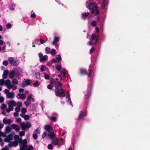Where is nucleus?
<instances>
[{"instance_id":"nucleus-1","label":"nucleus","mask_w":150,"mask_h":150,"mask_svg":"<svg viewBox=\"0 0 150 150\" xmlns=\"http://www.w3.org/2000/svg\"><path fill=\"white\" fill-rule=\"evenodd\" d=\"M86 6L92 14L97 15L99 13L96 4L93 1V0H87L86 1Z\"/></svg>"},{"instance_id":"nucleus-2","label":"nucleus","mask_w":150,"mask_h":150,"mask_svg":"<svg viewBox=\"0 0 150 150\" xmlns=\"http://www.w3.org/2000/svg\"><path fill=\"white\" fill-rule=\"evenodd\" d=\"M23 73V69L18 67L13 69L10 71L6 69L4 71L2 75H19L20 74H22Z\"/></svg>"},{"instance_id":"nucleus-3","label":"nucleus","mask_w":150,"mask_h":150,"mask_svg":"<svg viewBox=\"0 0 150 150\" xmlns=\"http://www.w3.org/2000/svg\"><path fill=\"white\" fill-rule=\"evenodd\" d=\"M98 37L99 35L95 33L92 34L91 36L90 41L88 43V45H92L93 44H94L95 45H96L98 41Z\"/></svg>"},{"instance_id":"nucleus-4","label":"nucleus","mask_w":150,"mask_h":150,"mask_svg":"<svg viewBox=\"0 0 150 150\" xmlns=\"http://www.w3.org/2000/svg\"><path fill=\"white\" fill-rule=\"evenodd\" d=\"M90 68L88 71H87L84 68H81L80 69L79 72L80 74L86 75H91L94 74V73L92 70V65L91 64L89 66Z\"/></svg>"},{"instance_id":"nucleus-5","label":"nucleus","mask_w":150,"mask_h":150,"mask_svg":"<svg viewBox=\"0 0 150 150\" xmlns=\"http://www.w3.org/2000/svg\"><path fill=\"white\" fill-rule=\"evenodd\" d=\"M55 93L56 96L60 98L65 96L64 90L62 88H56L55 90Z\"/></svg>"},{"instance_id":"nucleus-6","label":"nucleus","mask_w":150,"mask_h":150,"mask_svg":"<svg viewBox=\"0 0 150 150\" xmlns=\"http://www.w3.org/2000/svg\"><path fill=\"white\" fill-rule=\"evenodd\" d=\"M8 60L10 64L14 66L18 65L20 63L19 60L17 58L14 59L12 57H10L8 58Z\"/></svg>"},{"instance_id":"nucleus-7","label":"nucleus","mask_w":150,"mask_h":150,"mask_svg":"<svg viewBox=\"0 0 150 150\" xmlns=\"http://www.w3.org/2000/svg\"><path fill=\"white\" fill-rule=\"evenodd\" d=\"M59 38L55 36L54 37V40L52 42V44L55 46L57 49L59 48V44L58 43L59 42Z\"/></svg>"},{"instance_id":"nucleus-8","label":"nucleus","mask_w":150,"mask_h":150,"mask_svg":"<svg viewBox=\"0 0 150 150\" xmlns=\"http://www.w3.org/2000/svg\"><path fill=\"white\" fill-rule=\"evenodd\" d=\"M21 127L23 130H24L26 128L29 129L31 126V123L29 122H28L25 124L23 122H22L21 124Z\"/></svg>"},{"instance_id":"nucleus-9","label":"nucleus","mask_w":150,"mask_h":150,"mask_svg":"<svg viewBox=\"0 0 150 150\" xmlns=\"http://www.w3.org/2000/svg\"><path fill=\"white\" fill-rule=\"evenodd\" d=\"M19 142L20 144V146L22 145L25 147H27V141L26 139H25L23 140L22 139H20L19 140Z\"/></svg>"},{"instance_id":"nucleus-10","label":"nucleus","mask_w":150,"mask_h":150,"mask_svg":"<svg viewBox=\"0 0 150 150\" xmlns=\"http://www.w3.org/2000/svg\"><path fill=\"white\" fill-rule=\"evenodd\" d=\"M86 116V114L85 112L82 111H81L78 116V118L79 120H82L83 119L84 117Z\"/></svg>"},{"instance_id":"nucleus-11","label":"nucleus","mask_w":150,"mask_h":150,"mask_svg":"<svg viewBox=\"0 0 150 150\" xmlns=\"http://www.w3.org/2000/svg\"><path fill=\"white\" fill-rule=\"evenodd\" d=\"M11 128L14 129L17 132H18L20 129V126L17 124H12L11 125Z\"/></svg>"},{"instance_id":"nucleus-12","label":"nucleus","mask_w":150,"mask_h":150,"mask_svg":"<svg viewBox=\"0 0 150 150\" xmlns=\"http://www.w3.org/2000/svg\"><path fill=\"white\" fill-rule=\"evenodd\" d=\"M3 123L5 125L10 124L13 121L11 119H8V120L6 118H5L3 120Z\"/></svg>"},{"instance_id":"nucleus-13","label":"nucleus","mask_w":150,"mask_h":150,"mask_svg":"<svg viewBox=\"0 0 150 150\" xmlns=\"http://www.w3.org/2000/svg\"><path fill=\"white\" fill-rule=\"evenodd\" d=\"M90 13L88 12L83 13L82 14V18L83 19H85L87 17L88 18H89V17L91 16V15L90 16Z\"/></svg>"},{"instance_id":"nucleus-14","label":"nucleus","mask_w":150,"mask_h":150,"mask_svg":"<svg viewBox=\"0 0 150 150\" xmlns=\"http://www.w3.org/2000/svg\"><path fill=\"white\" fill-rule=\"evenodd\" d=\"M45 129L48 132H50L52 130L53 128L49 125H46L45 126Z\"/></svg>"},{"instance_id":"nucleus-15","label":"nucleus","mask_w":150,"mask_h":150,"mask_svg":"<svg viewBox=\"0 0 150 150\" xmlns=\"http://www.w3.org/2000/svg\"><path fill=\"white\" fill-rule=\"evenodd\" d=\"M18 145V142H17L15 141L12 142H11L8 144V146L10 147L14 146L16 147Z\"/></svg>"},{"instance_id":"nucleus-16","label":"nucleus","mask_w":150,"mask_h":150,"mask_svg":"<svg viewBox=\"0 0 150 150\" xmlns=\"http://www.w3.org/2000/svg\"><path fill=\"white\" fill-rule=\"evenodd\" d=\"M48 136L52 140L54 139L55 137L56 136L54 133L52 132H50L48 134Z\"/></svg>"},{"instance_id":"nucleus-17","label":"nucleus","mask_w":150,"mask_h":150,"mask_svg":"<svg viewBox=\"0 0 150 150\" xmlns=\"http://www.w3.org/2000/svg\"><path fill=\"white\" fill-rule=\"evenodd\" d=\"M48 58V57L47 55H45L43 56L40 59V62H43L46 61Z\"/></svg>"},{"instance_id":"nucleus-18","label":"nucleus","mask_w":150,"mask_h":150,"mask_svg":"<svg viewBox=\"0 0 150 150\" xmlns=\"http://www.w3.org/2000/svg\"><path fill=\"white\" fill-rule=\"evenodd\" d=\"M14 97V93L9 92L7 95V97L8 98H13Z\"/></svg>"},{"instance_id":"nucleus-19","label":"nucleus","mask_w":150,"mask_h":150,"mask_svg":"<svg viewBox=\"0 0 150 150\" xmlns=\"http://www.w3.org/2000/svg\"><path fill=\"white\" fill-rule=\"evenodd\" d=\"M18 95L21 96L20 97V98L22 100H24L26 96L25 94L24 93L21 94V93H18Z\"/></svg>"},{"instance_id":"nucleus-20","label":"nucleus","mask_w":150,"mask_h":150,"mask_svg":"<svg viewBox=\"0 0 150 150\" xmlns=\"http://www.w3.org/2000/svg\"><path fill=\"white\" fill-rule=\"evenodd\" d=\"M11 130V129L10 127L7 126L5 129V133H9Z\"/></svg>"},{"instance_id":"nucleus-21","label":"nucleus","mask_w":150,"mask_h":150,"mask_svg":"<svg viewBox=\"0 0 150 150\" xmlns=\"http://www.w3.org/2000/svg\"><path fill=\"white\" fill-rule=\"evenodd\" d=\"M54 139V140L52 142V143L54 145H57L59 143L58 140L57 139Z\"/></svg>"},{"instance_id":"nucleus-22","label":"nucleus","mask_w":150,"mask_h":150,"mask_svg":"<svg viewBox=\"0 0 150 150\" xmlns=\"http://www.w3.org/2000/svg\"><path fill=\"white\" fill-rule=\"evenodd\" d=\"M106 8L105 0H103L102 8L103 10H105Z\"/></svg>"},{"instance_id":"nucleus-23","label":"nucleus","mask_w":150,"mask_h":150,"mask_svg":"<svg viewBox=\"0 0 150 150\" xmlns=\"http://www.w3.org/2000/svg\"><path fill=\"white\" fill-rule=\"evenodd\" d=\"M8 104L13 106H16V101L14 100L10 101Z\"/></svg>"},{"instance_id":"nucleus-24","label":"nucleus","mask_w":150,"mask_h":150,"mask_svg":"<svg viewBox=\"0 0 150 150\" xmlns=\"http://www.w3.org/2000/svg\"><path fill=\"white\" fill-rule=\"evenodd\" d=\"M50 53L52 55L54 56L56 54V50L55 49H52Z\"/></svg>"},{"instance_id":"nucleus-25","label":"nucleus","mask_w":150,"mask_h":150,"mask_svg":"<svg viewBox=\"0 0 150 150\" xmlns=\"http://www.w3.org/2000/svg\"><path fill=\"white\" fill-rule=\"evenodd\" d=\"M45 51L47 54L50 53V47H47L45 49Z\"/></svg>"},{"instance_id":"nucleus-26","label":"nucleus","mask_w":150,"mask_h":150,"mask_svg":"<svg viewBox=\"0 0 150 150\" xmlns=\"http://www.w3.org/2000/svg\"><path fill=\"white\" fill-rule=\"evenodd\" d=\"M50 119H51L52 121L55 122L57 121V118L56 117L54 116H52L49 117Z\"/></svg>"},{"instance_id":"nucleus-27","label":"nucleus","mask_w":150,"mask_h":150,"mask_svg":"<svg viewBox=\"0 0 150 150\" xmlns=\"http://www.w3.org/2000/svg\"><path fill=\"white\" fill-rule=\"evenodd\" d=\"M24 82L27 86L29 85L30 84L31 80L30 79H26L25 80Z\"/></svg>"},{"instance_id":"nucleus-28","label":"nucleus","mask_w":150,"mask_h":150,"mask_svg":"<svg viewBox=\"0 0 150 150\" xmlns=\"http://www.w3.org/2000/svg\"><path fill=\"white\" fill-rule=\"evenodd\" d=\"M58 80V79L57 78H56L55 79H52L50 81V84H51L52 85V84L55 82V81H57Z\"/></svg>"},{"instance_id":"nucleus-29","label":"nucleus","mask_w":150,"mask_h":150,"mask_svg":"<svg viewBox=\"0 0 150 150\" xmlns=\"http://www.w3.org/2000/svg\"><path fill=\"white\" fill-rule=\"evenodd\" d=\"M62 67L61 64L58 65L56 67V69L58 71H60L62 69Z\"/></svg>"},{"instance_id":"nucleus-30","label":"nucleus","mask_w":150,"mask_h":150,"mask_svg":"<svg viewBox=\"0 0 150 150\" xmlns=\"http://www.w3.org/2000/svg\"><path fill=\"white\" fill-rule=\"evenodd\" d=\"M58 57H56V59L57 60V61L59 62H60V61L62 59L61 56L60 54L57 55Z\"/></svg>"},{"instance_id":"nucleus-31","label":"nucleus","mask_w":150,"mask_h":150,"mask_svg":"<svg viewBox=\"0 0 150 150\" xmlns=\"http://www.w3.org/2000/svg\"><path fill=\"white\" fill-rule=\"evenodd\" d=\"M33 84L35 86H38L39 85V81H35V82L33 83Z\"/></svg>"},{"instance_id":"nucleus-32","label":"nucleus","mask_w":150,"mask_h":150,"mask_svg":"<svg viewBox=\"0 0 150 150\" xmlns=\"http://www.w3.org/2000/svg\"><path fill=\"white\" fill-rule=\"evenodd\" d=\"M19 134L20 137H22L25 135V132L23 131H21L19 132Z\"/></svg>"},{"instance_id":"nucleus-33","label":"nucleus","mask_w":150,"mask_h":150,"mask_svg":"<svg viewBox=\"0 0 150 150\" xmlns=\"http://www.w3.org/2000/svg\"><path fill=\"white\" fill-rule=\"evenodd\" d=\"M66 99L67 100V102H68L69 103L71 104V100L70 97L68 96L66 97Z\"/></svg>"},{"instance_id":"nucleus-34","label":"nucleus","mask_w":150,"mask_h":150,"mask_svg":"<svg viewBox=\"0 0 150 150\" xmlns=\"http://www.w3.org/2000/svg\"><path fill=\"white\" fill-rule=\"evenodd\" d=\"M3 64L5 66H7L8 64V62L7 60H4L2 62Z\"/></svg>"},{"instance_id":"nucleus-35","label":"nucleus","mask_w":150,"mask_h":150,"mask_svg":"<svg viewBox=\"0 0 150 150\" xmlns=\"http://www.w3.org/2000/svg\"><path fill=\"white\" fill-rule=\"evenodd\" d=\"M96 32L94 33L99 35V28L98 27H96Z\"/></svg>"},{"instance_id":"nucleus-36","label":"nucleus","mask_w":150,"mask_h":150,"mask_svg":"<svg viewBox=\"0 0 150 150\" xmlns=\"http://www.w3.org/2000/svg\"><path fill=\"white\" fill-rule=\"evenodd\" d=\"M11 84V81L9 80H6L5 82L6 85L8 86Z\"/></svg>"},{"instance_id":"nucleus-37","label":"nucleus","mask_w":150,"mask_h":150,"mask_svg":"<svg viewBox=\"0 0 150 150\" xmlns=\"http://www.w3.org/2000/svg\"><path fill=\"white\" fill-rule=\"evenodd\" d=\"M97 24V22L96 21H93L91 23V25L92 26H96Z\"/></svg>"},{"instance_id":"nucleus-38","label":"nucleus","mask_w":150,"mask_h":150,"mask_svg":"<svg viewBox=\"0 0 150 150\" xmlns=\"http://www.w3.org/2000/svg\"><path fill=\"white\" fill-rule=\"evenodd\" d=\"M5 83V80L3 79H1L0 80V85H2L4 84Z\"/></svg>"},{"instance_id":"nucleus-39","label":"nucleus","mask_w":150,"mask_h":150,"mask_svg":"<svg viewBox=\"0 0 150 150\" xmlns=\"http://www.w3.org/2000/svg\"><path fill=\"white\" fill-rule=\"evenodd\" d=\"M6 27L10 29L11 28L12 25L10 23H8L6 25Z\"/></svg>"},{"instance_id":"nucleus-40","label":"nucleus","mask_w":150,"mask_h":150,"mask_svg":"<svg viewBox=\"0 0 150 150\" xmlns=\"http://www.w3.org/2000/svg\"><path fill=\"white\" fill-rule=\"evenodd\" d=\"M53 87V86L51 84H49L47 85V87L49 89H52Z\"/></svg>"},{"instance_id":"nucleus-41","label":"nucleus","mask_w":150,"mask_h":150,"mask_svg":"<svg viewBox=\"0 0 150 150\" xmlns=\"http://www.w3.org/2000/svg\"><path fill=\"white\" fill-rule=\"evenodd\" d=\"M33 137L34 139H36L38 138V136L37 134H33Z\"/></svg>"},{"instance_id":"nucleus-42","label":"nucleus","mask_w":150,"mask_h":150,"mask_svg":"<svg viewBox=\"0 0 150 150\" xmlns=\"http://www.w3.org/2000/svg\"><path fill=\"white\" fill-rule=\"evenodd\" d=\"M62 85V83H60V82H59L57 84V86H56V88H59V87L61 86Z\"/></svg>"},{"instance_id":"nucleus-43","label":"nucleus","mask_w":150,"mask_h":150,"mask_svg":"<svg viewBox=\"0 0 150 150\" xmlns=\"http://www.w3.org/2000/svg\"><path fill=\"white\" fill-rule=\"evenodd\" d=\"M12 83L14 84H18V81L16 79H14L13 80Z\"/></svg>"},{"instance_id":"nucleus-44","label":"nucleus","mask_w":150,"mask_h":150,"mask_svg":"<svg viewBox=\"0 0 150 150\" xmlns=\"http://www.w3.org/2000/svg\"><path fill=\"white\" fill-rule=\"evenodd\" d=\"M27 112V110L25 108H23L21 110V112L23 114H25Z\"/></svg>"},{"instance_id":"nucleus-45","label":"nucleus","mask_w":150,"mask_h":150,"mask_svg":"<svg viewBox=\"0 0 150 150\" xmlns=\"http://www.w3.org/2000/svg\"><path fill=\"white\" fill-rule=\"evenodd\" d=\"M25 104L27 107H28L30 105V103L28 101L26 100L25 102Z\"/></svg>"},{"instance_id":"nucleus-46","label":"nucleus","mask_w":150,"mask_h":150,"mask_svg":"<svg viewBox=\"0 0 150 150\" xmlns=\"http://www.w3.org/2000/svg\"><path fill=\"white\" fill-rule=\"evenodd\" d=\"M8 108L10 110H11V111H13V106H12L11 105L9 104H8Z\"/></svg>"},{"instance_id":"nucleus-47","label":"nucleus","mask_w":150,"mask_h":150,"mask_svg":"<svg viewBox=\"0 0 150 150\" xmlns=\"http://www.w3.org/2000/svg\"><path fill=\"white\" fill-rule=\"evenodd\" d=\"M39 42H40V44H42L46 42L45 40L42 39H39Z\"/></svg>"},{"instance_id":"nucleus-48","label":"nucleus","mask_w":150,"mask_h":150,"mask_svg":"<svg viewBox=\"0 0 150 150\" xmlns=\"http://www.w3.org/2000/svg\"><path fill=\"white\" fill-rule=\"evenodd\" d=\"M24 118L25 120H28L29 118V116L28 115H25Z\"/></svg>"},{"instance_id":"nucleus-49","label":"nucleus","mask_w":150,"mask_h":150,"mask_svg":"<svg viewBox=\"0 0 150 150\" xmlns=\"http://www.w3.org/2000/svg\"><path fill=\"white\" fill-rule=\"evenodd\" d=\"M47 134V132L46 131L44 132L42 135V138L43 139H44L46 136Z\"/></svg>"},{"instance_id":"nucleus-50","label":"nucleus","mask_w":150,"mask_h":150,"mask_svg":"<svg viewBox=\"0 0 150 150\" xmlns=\"http://www.w3.org/2000/svg\"><path fill=\"white\" fill-rule=\"evenodd\" d=\"M0 136H3L4 137H5L6 136V135L4 133L1 131H0Z\"/></svg>"},{"instance_id":"nucleus-51","label":"nucleus","mask_w":150,"mask_h":150,"mask_svg":"<svg viewBox=\"0 0 150 150\" xmlns=\"http://www.w3.org/2000/svg\"><path fill=\"white\" fill-rule=\"evenodd\" d=\"M1 107H2L1 108V109L2 110H4L6 108V105L3 104H2Z\"/></svg>"},{"instance_id":"nucleus-52","label":"nucleus","mask_w":150,"mask_h":150,"mask_svg":"<svg viewBox=\"0 0 150 150\" xmlns=\"http://www.w3.org/2000/svg\"><path fill=\"white\" fill-rule=\"evenodd\" d=\"M62 73L64 74H68V71L67 70L64 69L62 71Z\"/></svg>"},{"instance_id":"nucleus-53","label":"nucleus","mask_w":150,"mask_h":150,"mask_svg":"<svg viewBox=\"0 0 150 150\" xmlns=\"http://www.w3.org/2000/svg\"><path fill=\"white\" fill-rule=\"evenodd\" d=\"M10 139L8 138H5L4 139V142H10Z\"/></svg>"},{"instance_id":"nucleus-54","label":"nucleus","mask_w":150,"mask_h":150,"mask_svg":"<svg viewBox=\"0 0 150 150\" xmlns=\"http://www.w3.org/2000/svg\"><path fill=\"white\" fill-rule=\"evenodd\" d=\"M14 139H15V140H18V139L19 140V139H19V137L18 136V135H16L14 136Z\"/></svg>"},{"instance_id":"nucleus-55","label":"nucleus","mask_w":150,"mask_h":150,"mask_svg":"<svg viewBox=\"0 0 150 150\" xmlns=\"http://www.w3.org/2000/svg\"><path fill=\"white\" fill-rule=\"evenodd\" d=\"M15 110L17 112H19L20 110V108L19 107H17L15 109Z\"/></svg>"},{"instance_id":"nucleus-56","label":"nucleus","mask_w":150,"mask_h":150,"mask_svg":"<svg viewBox=\"0 0 150 150\" xmlns=\"http://www.w3.org/2000/svg\"><path fill=\"white\" fill-rule=\"evenodd\" d=\"M95 50V48L93 47H92L90 50L89 53L90 54L92 53Z\"/></svg>"},{"instance_id":"nucleus-57","label":"nucleus","mask_w":150,"mask_h":150,"mask_svg":"<svg viewBox=\"0 0 150 150\" xmlns=\"http://www.w3.org/2000/svg\"><path fill=\"white\" fill-rule=\"evenodd\" d=\"M45 66L44 65H42L40 68V69L41 71L42 72L44 71H45L44 68Z\"/></svg>"},{"instance_id":"nucleus-58","label":"nucleus","mask_w":150,"mask_h":150,"mask_svg":"<svg viewBox=\"0 0 150 150\" xmlns=\"http://www.w3.org/2000/svg\"><path fill=\"white\" fill-rule=\"evenodd\" d=\"M47 148L49 149H52L53 147L51 144H49L47 146Z\"/></svg>"},{"instance_id":"nucleus-59","label":"nucleus","mask_w":150,"mask_h":150,"mask_svg":"<svg viewBox=\"0 0 150 150\" xmlns=\"http://www.w3.org/2000/svg\"><path fill=\"white\" fill-rule=\"evenodd\" d=\"M13 135L11 134H10L9 135H8V137L11 140L13 138Z\"/></svg>"},{"instance_id":"nucleus-60","label":"nucleus","mask_w":150,"mask_h":150,"mask_svg":"<svg viewBox=\"0 0 150 150\" xmlns=\"http://www.w3.org/2000/svg\"><path fill=\"white\" fill-rule=\"evenodd\" d=\"M17 105L18 107H22V103L21 102H17Z\"/></svg>"},{"instance_id":"nucleus-61","label":"nucleus","mask_w":150,"mask_h":150,"mask_svg":"<svg viewBox=\"0 0 150 150\" xmlns=\"http://www.w3.org/2000/svg\"><path fill=\"white\" fill-rule=\"evenodd\" d=\"M51 62H52L54 63L58 62L57 61V60L56 59H52L51 60Z\"/></svg>"},{"instance_id":"nucleus-62","label":"nucleus","mask_w":150,"mask_h":150,"mask_svg":"<svg viewBox=\"0 0 150 150\" xmlns=\"http://www.w3.org/2000/svg\"><path fill=\"white\" fill-rule=\"evenodd\" d=\"M16 122L18 123H20L21 122V119L20 118H18L16 119Z\"/></svg>"},{"instance_id":"nucleus-63","label":"nucleus","mask_w":150,"mask_h":150,"mask_svg":"<svg viewBox=\"0 0 150 150\" xmlns=\"http://www.w3.org/2000/svg\"><path fill=\"white\" fill-rule=\"evenodd\" d=\"M20 150H25V149L27 147H25L23 146H22V145L20 146Z\"/></svg>"},{"instance_id":"nucleus-64","label":"nucleus","mask_w":150,"mask_h":150,"mask_svg":"<svg viewBox=\"0 0 150 150\" xmlns=\"http://www.w3.org/2000/svg\"><path fill=\"white\" fill-rule=\"evenodd\" d=\"M28 148L30 150H32L33 149V147L32 145H31L28 146Z\"/></svg>"}]
</instances>
